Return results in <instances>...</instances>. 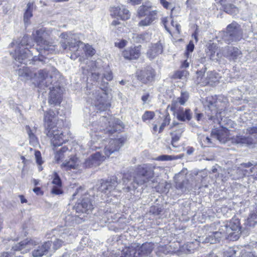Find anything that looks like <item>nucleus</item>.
Here are the masks:
<instances>
[{"instance_id":"obj_47","label":"nucleus","mask_w":257,"mask_h":257,"mask_svg":"<svg viewBox=\"0 0 257 257\" xmlns=\"http://www.w3.org/2000/svg\"><path fill=\"white\" fill-rule=\"evenodd\" d=\"M64 241L60 239H57L52 242L53 247H51L50 251L51 252H54L56 250L59 248L63 243Z\"/></svg>"},{"instance_id":"obj_1","label":"nucleus","mask_w":257,"mask_h":257,"mask_svg":"<svg viewBox=\"0 0 257 257\" xmlns=\"http://www.w3.org/2000/svg\"><path fill=\"white\" fill-rule=\"evenodd\" d=\"M154 167L150 164H144L139 166L133 173L127 172L122 177L123 184L128 185L127 191L136 189L139 186L148 182L154 178Z\"/></svg>"},{"instance_id":"obj_21","label":"nucleus","mask_w":257,"mask_h":257,"mask_svg":"<svg viewBox=\"0 0 257 257\" xmlns=\"http://www.w3.org/2000/svg\"><path fill=\"white\" fill-rule=\"evenodd\" d=\"M141 45L128 48L123 51L122 55L126 60L137 59L141 54Z\"/></svg>"},{"instance_id":"obj_43","label":"nucleus","mask_w":257,"mask_h":257,"mask_svg":"<svg viewBox=\"0 0 257 257\" xmlns=\"http://www.w3.org/2000/svg\"><path fill=\"white\" fill-rule=\"evenodd\" d=\"M256 223H257V212L250 215L245 221V224L249 227H253Z\"/></svg>"},{"instance_id":"obj_54","label":"nucleus","mask_w":257,"mask_h":257,"mask_svg":"<svg viewBox=\"0 0 257 257\" xmlns=\"http://www.w3.org/2000/svg\"><path fill=\"white\" fill-rule=\"evenodd\" d=\"M162 209L159 206H153L150 208V212L155 215H159L162 212Z\"/></svg>"},{"instance_id":"obj_58","label":"nucleus","mask_w":257,"mask_h":257,"mask_svg":"<svg viewBox=\"0 0 257 257\" xmlns=\"http://www.w3.org/2000/svg\"><path fill=\"white\" fill-rule=\"evenodd\" d=\"M126 43H127V41L126 40L122 39L118 42H115V46L121 49L126 46Z\"/></svg>"},{"instance_id":"obj_19","label":"nucleus","mask_w":257,"mask_h":257,"mask_svg":"<svg viewBox=\"0 0 257 257\" xmlns=\"http://www.w3.org/2000/svg\"><path fill=\"white\" fill-rule=\"evenodd\" d=\"M176 188L182 192L189 191L191 189L188 180L182 174L179 173L175 176Z\"/></svg>"},{"instance_id":"obj_25","label":"nucleus","mask_w":257,"mask_h":257,"mask_svg":"<svg viewBox=\"0 0 257 257\" xmlns=\"http://www.w3.org/2000/svg\"><path fill=\"white\" fill-rule=\"evenodd\" d=\"M233 1L234 0H220L224 11L230 15H235L238 12L237 8L232 4Z\"/></svg>"},{"instance_id":"obj_13","label":"nucleus","mask_w":257,"mask_h":257,"mask_svg":"<svg viewBox=\"0 0 257 257\" xmlns=\"http://www.w3.org/2000/svg\"><path fill=\"white\" fill-rule=\"evenodd\" d=\"M108 122L109 126L105 128H100V131H103L105 134H108V135H110L117 132L121 131L123 128V123L119 119L110 118Z\"/></svg>"},{"instance_id":"obj_42","label":"nucleus","mask_w":257,"mask_h":257,"mask_svg":"<svg viewBox=\"0 0 257 257\" xmlns=\"http://www.w3.org/2000/svg\"><path fill=\"white\" fill-rule=\"evenodd\" d=\"M99 91V90L96 91L95 95H96L95 97H96V99L98 101L97 105H102V110H104V109L107 108L110 106V104L109 103H104L103 101V96L102 95H99V92L97 93Z\"/></svg>"},{"instance_id":"obj_55","label":"nucleus","mask_w":257,"mask_h":257,"mask_svg":"<svg viewBox=\"0 0 257 257\" xmlns=\"http://www.w3.org/2000/svg\"><path fill=\"white\" fill-rule=\"evenodd\" d=\"M194 49V45L193 44L192 42H190L187 45L186 47L187 52H186V55L187 57H189V53H191L193 51Z\"/></svg>"},{"instance_id":"obj_41","label":"nucleus","mask_w":257,"mask_h":257,"mask_svg":"<svg viewBox=\"0 0 257 257\" xmlns=\"http://www.w3.org/2000/svg\"><path fill=\"white\" fill-rule=\"evenodd\" d=\"M171 121V116L169 113L166 111L165 114L163 116V121L161 123L159 133H161L163 132L165 127L167 125H168Z\"/></svg>"},{"instance_id":"obj_48","label":"nucleus","mask_w":257,"mask_h":257,"mask_svg":"<svg viewBox=\"0 0 257 257\" xmlns=\"http://www.w3.org/2000/svg\"><path fill=\"white\" fill-rule=\"evenodd\" d=\"M84 51L86 55L88 56H92L95 53V50L92 47L89 45H85L83 46Z\"/></svg>"},{"instance_id":"obj_26","label":"nucleus","mask_w":257,"mask_h":257,"mask_svg":"<svg viewBox=\"0 0 257 257\" xmlns=\"http://www.w3.org/2000/svg\"><path fill=\"white\" fill-rule=\"evenodd\" d=\"M225 237L226 235L224 232H222L221 230V227L217 231L212 232L210 235L206 237L205 241L210 244L216 243L219 242L221 238Z\"/></svg>"},{"instance_id":"obj_22","label":"nucleus","mask_w":257,"mask_h":257,"mask_svg":"<svg viewBox=\"0 0 257 257\" xmlns=\"http://www.w3.org/2000/svg\"><path fill=\"white\" fill-rule=\"evenodd\" d=\"M211 135L213 138L216 139L221 143L223 144L225 143L229 139V130L224 127L212 131Z\"/></svg>"},{"instance_id":"obj_64","label":"nucleus","mask_w":257,"mask_h":257,"mask_svg":"<svg viewBox=\"0 0 257 257\" xmlns=\"http://www.w3.org/2000/svg\"><path fill=\"white\" fill-rule=\"evenodd\" d=\"M62 156L61 151H57L55 155V159L57 161H59L62 158Z\"/></svg>"},{"instance_id":"obj_39","label":"nucleus","mask_w":257,"mask_h":257,"mask_svg":"<svg viewBox=\"0 0 257 257\" xmlns=\"http://www.w3.org/2000/svg\"><path fill=\"white\" fill-rule=\"evenodd\" d=\"M217 74L214 71H208L206 73V78L209 81V84L212 85L216 82L218 81Z\"/></svg>"},{"instance_id":"obj_5","label":"nucleus","mask_w":257,"mask_h":257,"mask_svg":"<svg viewBox=\"0 0 257 257\" xmlns=\"http://www.w3.org/2000/svg\"><path fill=\"white\" fill-rule=\"evenodd\" d=\"M73 208L78 214L73 217L74 219L73 220H75L76 222L79 223L78 219L82 220L84 217V215L82 217H80L81 214H89L93 209V206L91 199L87 196H84L78 200Z\"/></svg>"},{"instance_id":"obj_7","label":"nucleus","mask_w":257,"mask_h":257,"mask_svg":"<svg viewBox=\"0 0 257 257\" xmlns=\"http://www.w3.org/2000/svg\"><path fill=\"white\" fill-rule=\"evenodd\" d=\"M241 38L242 34L236 23H232L228 25L222 36L223 40L227 44L236 42Z\"/></svg>"},{"instance_id":"obj_12","label":"nucleus","mask_w":257,"mask_h":257,"mask_svg":"<svg viewBox=\"0 0 257 257\" xmlns=\"http://www.w3.org/2000/svg\"><path fill=\"white\" fill-rule=\"evenodd\" d=\"M50 93L48 102L53 106L59 105L62 99V90L59 86H49Z\"/></svg>"},{"instance_id":"obj_59","label":"nucleus","mask_w":257,"mask_h":257,"mask_svg":"<svg viewBox=\"0 0 257 257\" xmlns=\"http://www.w3.org/2000/svg\"><path fill=\"white\" fill-rule=\"evenodd\" d=\"M256 171L257 168L255 167V166H253V167L252 166L249 171L246 170H244L245 174H247L248 175H255L254 173L255 172H256Z\"/></svg>"},{"instance_id":"obj_15","label":"nucleus","mask_w":257,"mask_h":257,"mask_svg":"<svg viewBox=\"0 0 257 257\" xmlns=\"http://www.w3.org/2000/svg\"><path fill=\"white\" fill-rule=\"evenodd\" d=\"M155 76L154 70L150 66L146 67L137 72L138 79L145 84L152 82L154 80Z\"/></svg>"},{"instance_id":"obj_4","label":"nucleus","mask_w":257,"mask_h":257,"mask_svg":"<svg viewBox=\"0 0 257 257\" xmlns=\"http://www.w3.org/2000/svg\"><path fill=\"white\" fill-rule=\"evenodd\" d=\"M221 230L226 235V238L230 240H237L241 233L240 221L237 218H232L229 223L221 227Z\"/></svg>"},{"instance_id":"obj_40","label":"nucleus","mask_w":257,"mask_h":257,"mask_svg":"<svg viewBox=\"0 0 257 257\" xmlns=\"http://www.w3.org/2000/svg\"><path fill=\"white\" fill-rule=\"evenodd\" d=\"M189 97V93L187 92H182L181 96L177 98L176 100H173L172 101L177 102V104L179 103L180 105H184L186 102L188 100Z\"/></svg>"},{"instance_id":"obj_37","label":"nucleus","mask_w":257,"mask_h":257,"mask_svg":"<svg viewBox=\"0 0 257 257\" xmlns=\"http://www.w3.org/2000/svg\"><path fill=\"white\" fill-rule=\"evenodd\" d=\"M232 143L236 144H252V141L250 138L245 137L243 136H236L232 138Z\"/></svg>"},{"instance_id":"obj_50","label":"nucleus","mask_w":257,"mask_h":257,"mask_svg":"<svg viewBox=\"0 0 257 257\" xmlns=\"http://www.w3.org/2000/svg\"><path fill=\"white\" fill-rule=\"evenodd\" d=\"M121 11V7H112L110 9L111 15L113 17L120 18V14Z\"/></svg>"},{"instance_id":"obj_8","label":"nucleus","mask_w":257,"mask_h":257,"mask_svg":"<svg viewBox=\"0 0 257 257\" xmlns=\"http://www.w3.org/2000/svg\"><path fill=\"white\" fill-rule=\"evenodd\" d=\"M217 101L211 100V98L207 99V104L206 105V113L208 117V119L212 120L214 122H219L221 116L225 114V110L222 111V109H218L217 108Z\"/></svg>"},{"instance_id":"obj_27","label":"nucleus","mask_w":257,"mask_h":257,"mask_svg":"<svg viewBox=\"0 0 257 257\" xmlns=\"http://www.w3.org/2000/svg\"><path fill=\"white\" fill-rule=\"evenodd\" d=\"M17 74L21 80H29L32 79L33 76L36 74L34 71L31 70L29 68L23 67L19 69L17 71Z\"/></svg>"},{"instance_id":"obj_31","label":"nucleus","mask_w":257,"mask_h":257,"mask_svg":"<svg viewBox=\"0 0 257 257\" xmlns=\"http://www.w3.org/2000/svg\"><path fill=\"white\" fill-rule=\"evenodd\" d=\"M103 79H106L107 81H111L113 79V75L111 71H105L103 74ZM108 85V82H105L103 79H102L100 89L103 91V94L106 95V91L107 90V86Z\"/></svg>"},{"instance_id":"obj_9","label":"nucleus","mask_w":257,"mask_h":257,"mask_svg":"<svg viewBox=\"0 0 257 257\" xmlns=\"http://www.w3.org/2000/svg\"><path fill=\"white\" fill-rule=\"evenodd\" d=\"M170 108V110L173 112V114L178 120L181 121H189L192 118V113L190 109H184L177 104V102L172 101L171 105L167 108Z\"/></svg>"},{"instance_id":"obj_17","label":"nucleus","mask_w":257,"mask_h":257,"mask_svg":"<svg viewBox=\"0 0 257 257\" xmlns=\"http://www.w3.org/2000/svg\"><path fill=\"white\" fill-rule=\"evenodd\" d=\"M99 152H96L88 158L83 164L85 168H91L99 166L105 159Z\"/></svg>"},{"instance_id":"obj_62","label":"nucleus","mask_w":257,"mask_h":257,"mask_svg":"<svg viewBox=\"0 0 257 257\" xmlns=\"http://www.w3.org/2000/svg\"><path fill=\"white\" fill-rule=\"evenodd\" d=\"M180 11V7H174L172 9H171V16L174 15V16L176 17L178 16V14L179 13Z\"/></svg>"},{"instance_id":"obj_53","label":"nucleus","mask_w":257,"mask_h":257,"mask_svg":"<svg viewBox=\"0 0 257 257\" xmlns=\"http://www.w3.org/2000/svg\"><path fill=\"white\" fill-rule=\"evenodd\" d=\"M62 186H53L51 189V192L53 194L60 195L63 193V190L61 188Z\"/></svg>"},{"instance_id":"obj_60","label":"nucleus","mask_w":257,"mask_h":257,"mask_svg":"<svg viewBox=\"0 0 257 257\" xmlns=\"http://www.w3.org/2000/svg\"><path fill=\"white\" fill-rule=\"evenodd\" d=\"M180 127H184L183 124L174 121L171 125L170 129L174 130Z\"/></svg>"},{"instance_id":"obj_3","label":"nucleus","mask_w":257,"mask_h":257,"mask_svg":"<svg viewBox=\"0 0 257 257\" xmlns=\"http://www.w3.org/2000/svg\"><path fill=\"white\" fill-rule=\"evenodd\" d=\"M156 245L152 242H146L139 246L136 243L126 247L121 251L120 257H142L149 255Z\"/></svg>"},{"instance_id":"obj_35","label":"nucleus","mask_w":257,"mask_h":257,"mask_svg":"<svg viewBox=\"0 0 257 257\" xmlns=\"http://www.w3.org/2000/svg\"><path fill=\"white\" fill-rule=\"evenodd\" d=\"M79 165L78 159L76 157L71 158L68 161H65L62 166L66 168V170H71L72 169H76Z\"/></svg>"},{"instance_id":"obj_29","label":"nucleus","mask_w":257,"mask_h":257,"mask_svg":"<svg viewBox=\"0 0 257 257\" xmlns=\"http://www.w3.org/2000/svg\"><path fill=\"white\" fill-rule=\"evenodd\" d=\"M158 12H152V13L146 16V18L141 21L138 25L141 27L148 26L152 24V23L157 19Z\"/></svg>"},{"instance_id":"obj_36","label":"nucleus","mask_w":257,"mask_h":257,"mask_svg":"<svg viewBox=\"0 0 257 257\" xmlns=\"http://www.w3.org/2000/svg\"><path fill=\"white\" fill-rule=\"evenodd\" d=\"M133 39L136 43H142L147 42L150 39V35L148 33H144L140 34H135Z\"/></svg>"},{"instance_id":"obj_56","label":"nucleus","mask_w":257,"mask_h":257,"mask_svg":"<svg viewBox=\"0 0 257 257\" xmlns=\"http://www.w3.org/2000/svg\"><path fill=\"white\" fill-rule=\"evenodd\" d=\"M59 44L60 45V47L62 49L63 51H69L68 41H66V40H63L60 42Z\"/></svg>"},{"instance_id":"obj_14","label":"nucleus","mask_w":257,"mask_h":257,"mask_svg":"<svg viewBox=\"0 0 257 257\" xmlns=\"http://www.w3.org/2000/svg\"><path fill=\"white\" fill-rule=\"evenodd\" d=\"M124 144V139L119 138L118 139H111L108 144L104 149V153L107 157H109L112 153L118 151Z\"/></svg>"},{"instance_id":"obj_16","label":"nucleus","mask_w":257,"mask_h":257,"mask_svg":"<svg viewBox=\"0 0 257 257\" xmlns=\"http://www.w3.org/2000/svg\"><path fill=\"white\" fill-rule=\"evenodd\" d=\"M45 133L48 137L52 138L53 143L55 146H59L65 141L63 133L62 132L58 130L56 127L55 128L45 131Z\"/></svg>"},{"instance_id":"obj_57","label":"nucleus","mask_w":257,"mask_h":257,"mask_svg":"<svg viewBox=\"0 0 257 257\" xmlns=\"http://www.w3.org/2000/svg\"><path fill=\"white\" fill-rule=\"evenodd\" d=\"M35 158L36 159V162L38 164L41 165L43 163L42 160L41 154L40 151H36L35 153Z\"/></svg>"},{"instance_id":"obj_38","label":"nucleus","mask_w":257,"mask_h":257,"mask_svg":"<svg viewBox=\"0 0 257 257\" xmlns=\"http://www.w3.org/2000/svg\"><path fill=\"white\" fill-rule=\"evenodd\" d=\"M33 3L29 2L27 5V9L24 15V21L27 23L29 20L33 16L32 12L33 11Z\"/></svg>"},{"instance_id":"obj_24","label":"nucleus","mask_w":257,"mask_h":257,"mask_svg":"<svg viewBox=\"0 0 257 257\" xmlns=\"http://www.w3.org/2000/svg\"><path fill=\"white\" fill-rule=\"evenodd\" d=\"M163 52V47L162 44L160 42L153 44L148 50L147 55L150 60L155 59L159 54Z\"/></svg>"},{"instance_id":"obj_52","label":"nucleus","mask_w":257,"mask_h":257,"mask_svg":"<svg viewBox=\"0 0 257 257\" xmlns=\"http://www.w3.org/2000/svg\"><path fill=\"white\" fill-rule=\"evenodd\" d=\"M187 74V71L184 70L177 71L173 75L172 78L173 79H182L183 77Z\"/></svg>"},{"instance_id":"obj_10","label":"nucleus","mask_w":257,"mask_h":257,"mask_svg":"<svg viewBox=\"0 0 257 257\" xmlns=\"http://www.w3.org/2000/svg\"><path fill=\"white\" fill-rule=\"evenodd\" d=\"M34 73L36 75L33 76L32 79L39 87L44 88L52 84V77L48 74V71L46 69L40 70L34 72Z\"/></svg>"},{"instance_id":"obj_18","label":"nucleus","mask_w":257,"mask_h":257,"mask_svg":"<svg viewBox=\"0 0 257 257\" xmlns=\"http://www.w3.org/2000/svg\"><path fill=\"white\" fill-rule=\"evenodd\" d=\"M222 55L229 61H235L241 55V51L236 47L226 46L222 49Z\"/></svg>"},{"instance_id":"obj_20","label":"nucleus","mask_w":257,"mask_h":257,"mask_svg":"<svg viewBox=\"0 0 257 257\" xmlns=\"http://www.w3.org/2000/svg\"><path fill=\"white\" fill-rule=\"evenodd\" d=\"M56 117L57 115L55 112L52 110H49L45 113L44 118L45 131L55 128L56 127L55 122L57 119Z\"/></svg>"},{"instance_id":"obj_2","label":"nucleus","mask_w":257,"mask_h":257,"mask_svg":"<svg viewBox=\"0 0 257 257\" xmlns=\"http://www.w3.org/2000/svg\"><path fill=\"white\" fill-rule=\"evenodd\" d=\"M33 41L28 35H25L21 40L16 42L17 46L14 53H11L14 59L21 63L26 64L28 59L30 60L32 56L31 51L29 50L31 48Z\"/></svg>"},{"instance_id":"obj_23","label":"nucleus","mask_w":257,"mask_h":257,"mask_svg":"<svg viewBox=\"0 0 257 257\" xmlns=\"http://www.w3.org/2000/svg\"><path fill=\"white\" fill-rule=\"evenodd\" d=\"M52 245L51 241H48L44 243L41 245L38 246L32 252L33 257H41L44 255H46L48 253H51L50 251L51 246Z\"/></svg>"},{"instance_id":"obj_34","label":"nucleus","mask_w":257,"mask_h":257,"mask_svg":"<svg viewBox=\"0 0 257 257\" xmlns=\"http://www.w3.org/2000/svg\"><path fill=\"white\" fill-rule=\"evenodd\" d=\"M152 12H158L156 10H153L151 6L142 5L141 6L138 11L140 17H145L152 13Z\"/></svg>"},{"instance_id":"obj_61","label":"nucleus","mask_w":257,"mask_h":257,"mask_svg":"<svg viewBox=\"0 0 257 257\" xmlns=\"http://www.w3.org/2000/svg\"><path fill=\"white\" fill-rule=\"evenodd\" d=\"M256 163H252L251 162H248L247 163H243L240 165V168H250L253 166H256Z\"/></svg>"},{"instance_id":"obj_63","label":"nucleus","mask_w":257,"mask_h":257,"mask_svg":"<svg viewBox=\"0 0 257 257\" xmlns=\"http://www.w3.org/2000/svg\"><path fill=\"white\" fill-rule=\"evenodd\" d=\"M247 132L250 135H252L254 134L257 133V127L256 126H253L248 127L246 130Z\"/></svg>"},{"instance_id":"obj_44","label":"nucleus","mask_w":257,"mask_h":257,"mask_svg":"<svg viewBox=\"0 0 257 257\" xmlns=\"http://www.w3.org/2000/svg\"><path fill=\"white\" fill-rule=\"evenodd\" d=\"M26 130L29 135L30 143H33V144H36L38 141L37 138L35 136L34 133L31 129L29 125H26Z\"/></svg>"},{"instance_id":"obj_33","label":"nucleus","mask_w":257,"mask_h":257,"mask_svg":"<svg viewBox=\"0 0 257 257\" xmlns=\"http://www.w3.org/2000/svg\"><path fill=\"white\" fill-rule=\"evenodd\" d=\"M31 244L32 243L30 240H23L13 245L12 249L14 251H21L24 249L29 250Z\"/></svg>"},{"instance_id":"obj_51","label":"nucleus","mask_w":257,"mask_h":257,"mask_svg":"<svg viewBox=\"0 0 257 257\" xmlns=\"http://www.w3.org/2000/svg\"><path fill=\"white\" fill-rule=\"evenodd\" d=\"M52 184L54 185V186H62L61 180L59 175L56 172H54L53 174V180L52 181Z\"/></svg>"},{"instance_id":"obj_32","label":"nucleus","mask_w":257,"mask_h":257,"mask_svg":"<svg viewBox=\"0 0 257 257\" xmlns=\"http://www.w3.org/2000/svg\"><path fill=\"white\" fill-rule=\"evenodd\" d=\"M184 127H180L176 128L170 134L172 139L171 144L174 147H176V143L181 138L182 134L184 132Z\"/></svg>"},{"instance_id":"obj_30","label":"nucleus","mask_w":257,"mask_h":257,"mask_svg":"<svg viewBox=\"0 0 257 257\" xmlns=\"http://www.w3.org/2000/svg\"><path fill=\"white\" fill-rule=\"evenodd\" d=\"M206 70V67L204 66L201 70L197 71V81L198 83H200L202 85L205 86L209 84V81H207V78H206V73L205 74Z\"/></svg>"},{"instance_id":"obj_6","label":"nucleus","mask_w":257,"mask_h":257,"mask_svg":"<svg viewBox=\"0 0 257 257\" xmlns=\"http://www.w3.org/2000/svg\"><path fill=\"white\" fill-rule=\"evenodd\" d=\"M45 30L43 29L38 30L33 34L35 42L39 46L37 50L40 54H45L46 51L52 52L55 50V46L52 45L44 38Z\"/></svg>"},{"instance_id":"obj_46","label":"nucleus","mask_w":257,"mask_h":257,"mask_svg":"<svg viewBox=\"0 0 257 257\" xmlns=\"http://www.w3.org/2000/svg\"><path fill=\"white\" fill-rule=\"evenodd\" d=\"M130 13L129 11L125 8L123 6L121 7V11L120 14V19L123 20H127L130 17Z\"/></svg>"},{"instance_id":"obj_49","label":"nucleus","mask_w":257,"mask_h":257,"mask_svg":"<svg viewBox=\"0 0 257 257\" xmlns=\"http://www.w3.org/2000/svg\"><path fill=\"white\" fill-rule=\"evenodd\" d=\"M155 116V113L153 111H146L142 116L143 121H146L148 120L152 119Z\"/></svg>"},{"instance_id":"obj_28","label":"nucleus","mask_w":257,"mask_h":257,"mask_svg":"<svg viewBox=\"0 0 257 257\" xmlns=\"http://www.w3.org/2000/svg\"><path fill=\"white\" fill-rule=\"evenodd\" d=\"M68 49L69 51L71 52H76L74 54L75 57H77L80 55V53H78V49L80 47L83 48L84 44L80 41H76L74 40V41L71 40L70 41H68Z\"/></svg>"},{"instance_id":"obj_11","label":"nucleus","mask_w":257,"mask_h":257,"mask_svg":"<svg viewBox=\"0 0 257 257\" xmlns=\"http://www.w3.org/2000/svg\"><path fill=\"white\" fill-rule=\"evenodd\" d=\"M117 184V178L113 176L106 180L101 179L96 185L97 189L101 192L108 193L114 190Z\"/></svg>"},{"instance_id":"obj_45","label":"nucleus","mask_w":257,"mask_h":257,"mask_svg":"<svg viewBox=\"0 0 257 257\" xmlns=\"http://www.w3.org/2000/svg\"><path fill=\"white\" fill-rule=\"evenodd\" d=\"M181 158L179 156H170L167 155H161L158 157V160L161 161H171L177 160Z\"/></svg>"}]
</instances>
